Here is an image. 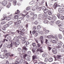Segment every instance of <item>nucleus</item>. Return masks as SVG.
Listing matches in <instances>:
<instances>
[{"label": "nucleus", "instance_id": "f257e3e1", "mask_svg": "<svg viewBox=\"0 0 64 64\" xmlns=\"http://www.w3.org/2000/svg\"><path fill=\"white\" fill-rule=\"evenodd\" d=\"M13 23V22L12 21H10L9 22H8V24H6L4 26V27L2 29L4 31L5 30V29H6V28H7V27H8L9 26V25H11V24H12Z\"/></svg>", "mask_w": 64, "mask_h": 64}, {"label": "nucleus", "instance_id": "f03ea898", "mask_svg": "<svg viewBox=\"0 0 64 64\" xmlns=\"http://www.w3.org/2000/svg\"><path fill=\"white\" fill-rule=\"evenodd\" d=\"M24 19V17H22L20 18H18L17 20V21L18 22H14V24L16 25H18V24H19L21 23V20L23 19Z\"/></svg>", "mask_w": 64, "mask_h": 64}, {"label": "nucleus", "instance_id": "7ed1b4c3", "mask_svg": "<svg viewBox=\"0 0 64 64\" xmlns=\"http://www.w3.org/2000/svg\"><path fill=\"white\" fill-rule=\"evenodd\" d=\"M2 5L3 6H5L7 5V2L6 0L2 2Z\"/></svg>", "mask_w": 64, "mask_h": 64}, {"label": "nucleus", "instance_id": "20e7f679", "mask_svg": "<svg viewBox=\"0 0 64 64\" xmlns=\"http://www.w3.org/2000/svg\"><path fill=\"white\" fill-rule=\"evenodd\" d=\"M9 34H7L4 37L5 38H6V37H7V36H8V37L7 38V39H8V40H11V36H9Z\"/></svg>", "mask_w": 64, "mask_h": 64}, {"label": "nucleus", "instance_id": "39448f33", "mask_svg": "<svg viewBox=\"0 0 64 64\" xmlns=\"http://www.w3.org/2000/svg\"><path fill=\"white\" fill-rule=\"evenodd\" d=\"M22 53H25L26 51L28 50V49L25 47H22Z\"/></svg>", "mask_w": 64, "mask_h": 64}, {"label": "nucleus", "instance_id": "423d86ee", "mask_svg": "<svg viewBox=\"0 0 64 64\" xmlns=\"http://www.w3.org/2000/svg\"><path fill=\"white\" fill-rule=\"evenodd\" d=\"M23 12H24V13H25L26 14L25 15L23 14H21V15L23 17H24L25 16H26V15H27L28 14V12H26V10H24Z\"/></svg>", "mask_w": 64, "mask_h": 64}, {"label": "nucleus", "instance_id": "0eeeda50", "mask_svg": "<svg viewBox=\"0 0 64 64\" xmlns=\"http://www.w3.org/2000/svg\"><path fill=\"white\" fill-rule=\"evenodd\" d=\"M11 47L12 49H13V46H12V43L11 44H8L7 46V48H10Z\"/></svg>", "mask_w": 64, "mask_h": 64}, {"label": "nucleus", "instance_id": "6e6552de", "mask_svg": "<svg viewBox=\"0 0 64 64\" xmlns=\"http://www.w3.org/2000/svg\"><path fill=\"white\" fill-rule=\"evenodd\" d=\"M37 7H38V6H37V5H35L32 8V10L35 11L36 9H37Z\"/></svg>", "mask_w": 64, "mask_h": 64}, {"label": "nucleus", "instance_id": "1a4fd4ad", "mask_svg": "<svg viewBox=\"0 0 64 64\" xmlns=\"http://www.w3.org/2000/svg\"><path fill=\"white\" fill-rule=\"evenodd\" d=\"M43 18V16H42V15L41 14H39L38 15V19L40 20H41V18Z\"/></svg>", "mask_w": 64, "mask_h": 64}, {"label": "nucleus", "instance_id": "9d476101", "mask_svg": "<svg viewBox=\"0 0 64 64\" xmlns=\"http://www.w3.org/2000/svg\"><path fill=\"white\" fill-rule=\"evenodd\" d=\"M42 16L43 18L44 17H48V15H47V13L43 14L42 15Z\"/></svg>", "mask_w": 64, "mask_h": 64}, {"label": "nucleus", "instance_id": "9b49d317", "mask_svg": "<svg viewBox=\"0 0 64 64\" xmlns=\"http://www.w3.org/2000/svg\"><path fill=\"white\" fill-rule=\"evenodd\" d=\"M58 36L59 39H62V38H63L62 35L61 34H58Z\"/></svg>", "mask_w": 64, "mask_h": 64}, {"label": "nucleus", "instance_id": "f8f14e48", "mask_svg": "<svg viewBox=\"0 0 64 64\" xmlns=\"http://www.w3.org/2000/svg\"><path fill=\"white\" fill-rule=\"evenodd\" d=\"M45 43H46V44H47V45H48L49 46H51V45H49L50 43L49 42V41H48V40L46 39Z\"/></svg>", "mask_w": 64, "mask_h": 64}, {"label": "nucleus", "instance_id": "ddd939ff", "mask_svg": "<svg viewBox=\"0 0 64 64\" xmlns=\"http://www.w3.org/2000/svg\"><path fill=\"white\" fill-rule=\"evenodd\" d=\"M52 51L53 52H54V54H56L57 53V50H56V49L55 48H53Z\"/></svg>", "mask_w": 64, "mask_h": 64}, {"label": "nucleus", "instance_id": "4468645a", "mask_svg": "<svg viewBox=\"0 0 64 64\" xmlns=\"http://www.w3.org/2000/svg\"><path fill=\"white\" fill-rule=\"evenodd\" d=\"M57 2H55L54 5L53 6V7L54 8V9H56V7H57Z\"/></svg>", "mask_w": 64, "mask_h": 64}, {"label": "nucleus", "instance_id": "2eb2a0df", "mask_svg": "<svg viewBox=\"0 0 64 64\" xmlns=\"http://www.w3.org/2000/svg\"><path fill=\"white\" fill-rule=\"evenodd\" d=\"M58 12L60 13H62V9L61 8H59L58 9Z\"/></svg>", "mask_w": 64, "mask_h": 64}, {"label": "nucleus", "instance_id": "dca6fc26", "mask_svg": "<svg viewBox=\"0 0 64 64\" xmlns=\"http://www.w3.org/2000/svg\"><path fill=\"white\" fill-rule=\"evenodd\" d=\"M60 23H61V21L60 20H58L56 22V23L57 25H58V24H59Z\"/></svg>", "mask_w": 64, "mask_h": 64}, {"label": "nucleus", "instance_id": "f3484780", "mask_svg": "<svg viewBox=\"0 0 64 64\" xmlns=\"http://www.w3.org/2000/svg\"><path fill=\"white\" fill-rule=\"evenodd\" d=\"M3 17H4V18L2 20H5V18H7L6 14H4L3 15Z\"/></svg>", "mask_w": 64, "mask_h": 64}, {"label": "nucleus", "instance_id": "a211bd4d", "mask_svg": "<svg viewBox=\"0 0 64 64\" xmlns=\"http://www.w3.org/2000/svg\"><path fill=\"white\" fill-rule=\"evenodd\" d=\"M19 28H18V30H20L21 29H23V26H22L19 25Z\"/></svg>", "mask_w": 64, "mask_h": 64}, {"label": "nucleus", "instance_id": "6ab92c4d", "mask_svg": "<svg viewBox=\"0 0 64 64\" xmlns=\"http://www.w3.org/2000/svg\"><path fill=\"white\" fill-rule=\"evenodd\" d=\"M37 8L36 9L38 11H40V10H41V9H42V7H41L39 8H38L37 7Z\"/></svg>", "mask_w": 64, "mask_h": 64}, {"label": "nucleus", "instance_id": "aec40b11", "mask_svg": "<svg viewBox=\"0 0 64 64\" xmlns=\"http://www.w3.org/2000/svg\"><path fill=\"white\" fill-rule=\"evenodd\" d=\"M52 18L53 20L54 21L56 20L57 19V18H56V17L55 16H53Z\"/></svg>", "mask_w": 64, "mask_h": 64}, {"label": "nucleus", "instance_id": "412c9836", "mask_svg": "<svg viewBox=\"0 0 64 64\" xmlns=\"http://www.w3.org/2000/svg\"><path fill=\"white\" fill-rule=\"evenodd\" d=\"M15 43L16 45H19V44H20V42L18 40Z\"/></svg>", "mask_w": 64, "mask_h": 64}, {"label": "nucleus", "instance_id": "4be33fe9", "mask_svg": "<svg viewBox=\"0 0 64 64\" xmlns=\"http://www.w3.org/2000/svg\"><path fill=\"white\" fill-rule=\"evenodd\" d=\"M60 31H62V32H63L64 31V29L63 28H59V29Z\"/></svg>", "mask_w": 64, "mask_h": 64}, {"label": "nucleus", "instance_id": "5701e85b", "mask_svg": "<svg viewBox=\"0 0 64 64\" xmlns=\"http://www.w3.org/2000/svg\"><path fill=\"white\" fill-rule=\"evenodd\" d=\"M52 43H54V44H56L57 43V42L55 40H53L52 41Z\"/></svg>", "mask_w": 64, "mask_h": 64}, {"label": "nucleus", "instance_id": "b1692460", "mask_svg": "<svg viewBox=\"0 0 64 64\" xmlns=\"http://www.w3.org/2000/svg\"><path fill=\"white\" fill-rule=\"evenodd\" d=\"M58 45L59 47H61L62 46V43L60 42L58 44Z\"/></svg>", "mask_w": 64, "mask_h": 64}, {"label": "nucleus", "instance_id": "393cba45", "mask_svg": "<svg viewBox=\"0 0 64 64\" xmlns=\"http://www.w3.org/2000/svg\"><path fill=\"white\" fill-rule=\"evenodd\" d=\"M43 50V49L42 48V47H41L40 48L39 52L41 53H42V52H43V50Z\"/></svg>", "mask_w": 64, "mask_h": 64}, {"label": "nucleus", "instance_id": "a878e982", "mask_svg": "<svg viewBox=\"0 0 64 64\" xmlns=\"http://www.w3.org/2000/svg\"><path fill=\"white\" fill-rule=\"evenodd\" d=\"M6 56L7 57H8V56H10V53H8L7 52L6 54Z\"/></svg>", "mask_w": 64, "mask_h": 64}, {"label": "nucleus", "instance_id": "bb28decb", "mask_svg": "<svg viewBox=\"0 0 64 64\" xmlns=\"http://www.w3.org/2000/svg\"><path fill=\"white\" fill-rule=\"evenodd\" d=\"M49 62H52L53 61V58H50L48 60Z\"/></svg>", "mask_w": 64, "mask_h": 64}, {"label": "nucleus", "instance_id": "cd10ccee", "mask_svg": "<svg viewBox=\"0 0 64 64\" xmlns=\"http://www.w3.org/2000/svg\"><path fill=\"white\" fill-rule=\"evenodd\" d=\"M13 3L14 6L16 5V3H17V2L16 1V0H14L13 1Z\"/></svg>", "mask_w": 64, "mask_h": 64}, {"label": "nucleus", "instance_id": "c85d7f7f", "mask_svg": "<svg viewBox=\"0 0 64 64\" xmlns=\"http://www.w3.org/2000/svg\"><path fill=\"white\" fill-rule=\"evenodd\" d=\"M48 11L49 10H48L47 9H46L44 10V13H47V12H48Z\"/></svg>", "mask_w": 64, "mask_h": 64}, {"label": "nucleus", "instance_id": "c756f323", "mask_svg": "<svg viewBox=\"0 0 64 64\" xmlns=\"http://www.w3.org/2000/svg\"><path fill=\"white\" fill-rule=\"evenodd\" d=\"M5 56L4 55H0V58H2V59H4L5 58Z\"/></svg>", "mask_w": 64, "mask_h": 64}, {"label": "nucleus", "instance_id": "7c9ffc66", "mask_svg": "<svg viewBox=\"0 0 64 64\" xmlns=\"http://www.w3.org/2000/svg\"><path fill=\"white\" fill-rule=\"evenodd\" d=\"M13 40H15L17 41H18V38L17 37H15L13 39Z\"/></svg>", "mask_w": 64, "mask_h": 64}, {"label": "nucleus", "instance_id": "2f4dec72", "mask_svg": "<svg viewBox=\"0 0 64 64\" xmlns=\"http://www.w3.org/2000/svg\"><path fill=\"white\" fill-rule=\"evenodd\" d=\"M47 54L46 53H44L42 54V56L43 57H46L47 56Z\"/></svg>", "mask_w": 64, "mask_h": 64}, {"label": "nucleus", "instance_id": "473e14b6", "mask_svg": "<svg viewBox=\"0 0 64 64\" xmlns=\"http://www.w3.org/2000/svg\"><path fill=\"white\" fill-rule=\"evenodd\" d=\"M27 56H28V55L27 54H24V55L23 56V58L24 59H25L26 57H27Z\"/></svg>", "mask_w": 64, "mask_h": 64}, {"label": "nucleus", "instance_id": "72a5a7b5", "mask_svg": "<svg viewBox=\"0 0 64 64\" xmlns=\"http://www.w3.org/2000/svg\"><path fill=\"white\" fill-rule=\"evenodd\" d=\"M18 51L19 52H22V50L21 49V48H18Z\"/></svg>", "mask_w": 64, "mask_h": 64}, {"label": "nucleus", "instance_id": "f704fd0d", "mask_svg": "<svg viewBox=\"0 0 64 64\" xmlns=\"http://www.w3.org/2000/svg\"><path fill=\"white\" fill-rule=\"evenodd\" d=\"M34 18L35 19H36V18H37V14H36L34 15Z\"/></svg>", "mask_w": 64, "mask_h": 64}, {"label": "nucleus", "instance_id": "c9c22d12", "mask_svg": "<svg viewBox=\"0 0 64 64\" xmlns=\"http://www.w3.org/2000/svg\"><path fill=\"white\" fill-rule=\"evenodd\" d=\"M44 22L45 24H46L48 23V21L47 20H46L44 21Z\"/></svg>", "mask_w": 64, "mask_h": 64}, {"label": "nucleus", "instance_id": "e433bc0d", "mask_svg": "<svg viewBox=\"0 0 64 64\" xmlns=\"http://www.w3.org/2000/svg\"><path fill=\"white\" fill-rule=\"evenodd\" d=\"M48 14L49 15H52V13L51 11H49L48 12Z\"/></svg>", "mask_w": 64, "mask_h": 64}, {"label": "nucleus", "instance_id": "4c0bfd02", "mask_svg": "<svg viewBox=\"0 0 64 64\" xmlns=\"http://www.w3.org/2000/svg\"><path fill=\"white\" fill-rule=\"evenodd\" d=\"M10 6H11V4H9L6 6V7L7 8H10Z\"/></svg>", "mask_w": 64, "mask_h": 64}, {"label": "nucleus", "instance_id": "58836bf2", "mask_svg": "<svg viewBox=\"0 0 64 64\" xmlns=\"http://www.w3.org/2000/svg\"><path fill=\"white\" fill-rule=\"evenodd\" d=\"M54 38L56 40L58 41V38H57V35H55L54 36Z\"/></svg>", "mask_w": 64, "mask_h": 64}, {"label": "nucleus", "instance_id": "ea45409f", "mask_svg": "<svg viewBox=\"0 0 64 64\" xmlns=\"http://www.w3.org/2000/svg\"><path fill=\"white\" fill-rule=\"evenodd\" d=\"M36 32H37V31H36L35 30H33V31L32 33V34H35V33H36Z\"/></svg>", "mask_w": 64, "mask_h": 64}, {"label": "nucleus", "instance_id": "a19ab883", "mask_svg": "<svg viewBox=\"0 0 64 64\" xmlns=\"http://www.w3.org/2000/svg\"><path fill=\"white\" fill-rule=\"evenodd\" d=\"M48 19L49 20H52V18L50 17V16H48Z\"/></svg>", "mask_w": 64, "mask_h": 64}, {"label": "nucleus", "instance_id": "79ce46f5", "mask_svg": "<svg viewBox=\"0 0 64 64\" xmlns=\"http://www.w3.org/2000/svg\"><path fill=\"white\" fill-rule=\"evenodd\" d=\"M26 9L27 11H28V10H29L30 9V7H27L26 8Z\"/></svg>", "mask_w": 64, "mask_h": 64}, {"label": "nucleus", "instance_id": "37998d69", "mask_svg": "<svg viewBox=\"0 0 64 64\" xmlns=\"http://www.w3.org/2000/svg\"><path fill=\"white\" fill-rule=\"evenodd\" d=\"M34 2L32 1L30 2V5H32V4H34Z\"/></svg>", "mask_w": 64, "mask_h": 64}, {"label": "nucleus", "instance_id": "c03bdc74", "mask_svg": "<svg viewBox=\"0 0 64 64\" xmlns=\"http://www.w3.org/2000/svg\"><path fill=\"white\" fill-rule=\"evenodd\" d=\"M30 49L32 50L33 52V53H35V50H34V49H32V48H30Z\"/></svg>", "mask_w": 64, "mask_h": 64}, {"label": "nucleus", "instance_id": "a18cd8bd", "mask_svg": "<svg viewBox=\"0 0 64 64\" xmlns=\"http://www.w3.org/2000/svg\"><path fill=\"white\" fill-rule=\"evenodd\" d=\"M17 12H15L16 14H18V13H20V11L19 10H17Z\"/></svg>", "mask_w": 64, "mask_h": 64}, {"label": "nucleus", "instance_id": "49530a36", "mask_svg": "<svg viewBox=\"0 0 64 64\" xmlns=\"http://www.w3.org/2000/svg\"><path fill=\"white\" fill-rule=\"evenodd\" d=\"M18 16H14V18L15 19H18Z\"/></svg>", "mask_w": 64, "mask_h": 64}, {"label": "nucleus", "instance_id": "de8ad7c7", "mask_svg": "<svg viewBox=\"0 0 64 64\" xmlns=\"http://www.w3.org/2000/svg\"><path fill=\"white\" fill-rule=\"evenodd\" d=\"M44 0H42V2H41L40 3V4L41 5L42 4H43L44 3Z\"/></svg>", "mask_w": 64, "mask_h": 64}, {"label": "nucleus", "instance_id": "09e8293b", "mask_svg": "<svg viewBox=\"0 0 64 64\" xmlns=\"http://www.w3.org/2000/svg\"><path fill=\"white\" fill-rule=\"evenodd\" d=\"M34 62L35 64V63H37V60H34Z\"/></svg>", "mask_w": 64, "mask_h": 64}, {"label": "nucleus", "instance_id": "8fccbe9b", "mask_svg": "<svg viewBox=\"0 0 64 64\" xmlns=\"http://www.w3.org/2000/svg\"><path fill=\"white\" fill-rule=\"evenodd\" d=\"M23 59H21L19 61L20 62H21V63H23Z\"/></svg>", "mask_w": 64, "mask_h": 64}, {"label": "nucleus", "instance_id": "3c124183", "mask_svg": "<svg viewBox=\"0 0 64 64\" xmlns=\"http://www.w3.org/2000/svg\"><path fill=\"white\" fill-rule=\"evenodd\" d=\"M46 9V8L45 6H43L42 7V10H45Z\"/></svg>", "mask_w": 64, "mask_h": 64}, {"label": "nucleus", "instance_id": "603ef678", "mask_svg": "<svg viewBox=\"0 0 64 64\" xmlns=\"http://www.w3.org/2000/svg\"><path fill=\"white\" fill-rule=\"evenodd\" d=\"M11 19V18L9 17H8L6 18V19L7 20H10Z\"/></svg>", "mask_w": 64, "mask_h": 64}, {"label": "nucleus", "instance_id": "864d4df0", "mask_svg": "<svg viewBox=\"0 0 64 64\" xmlns=\"http://www.w3.org/2000/svg\"><path fill=\"white\" fill-rule=\"evenodd\" d=\"M43 36H41L40 38V40H43Z\"/></svg>", "mask_w": 64, "mask_h": 64}, {"label": "nucleus", "instance_id": "5fc2aeb1", "mask_svg": "<svg viewBox=\"0 0 64 64\" xmlns=\"http://www.w3.org/2000/svg\"><path fill=\"white\" fill-rule=\"evenodd\" d=\"M35 56H32V59L33 60H34V59H35V60H36V58H35Z\"/></svg>", "mask_w": 64, "mask_h": 64}, {"label": "nucleus", "instance_id": "6e6d98bb", "mask_svg": "<svg viewBox=\"0 0 64 64\" xmlns=\"http://www.w3.org/2000/svg\"><path fill=\"white\" fill-rule=\"evenodd\" d=\"M26 42V41L25 40H22V43L23 44H24V43H25Z\"/></svg>", "mask_w": 64, "mask_h": 64}, {"label": "nucleus", "instance_id": "4d7b16f0", "mask_svg": "<svg viewBox=\"0 0 64 64\" xmlns=\"http://www.w3.org/2000/svg\"><path fill=\"white\" fill-rule=\"evenodd\" d=\"M32 45L34 47L36 46V44L35 43H32Z\"/></svg>", "mask_w": 64, "mask_h": 64}, {"label": "nucleus", "instance_id": "13d9d810", "mask_svg": "<svg viewBox=\"0 0 64 64\" xmlns=\"http://www.w3.org/2000/svg\"><path fill=\"white\" fill-rule=\"evenodd\" d=\"M37 46L38 47H40L41 46V44H37Z\"/></svg>", "mask_w": 64, "mask_h": 64}, {"label": "nucleus", "instance_id": "bf43d9fd", "mask_svg": "<svg viewBox=\"0 0 64 64\" xmlns=\"http://www.w3.org/2000/svg\"><path fill=\"white\" fill-rule=\"evenodd\" d=\"M24 31H25L24 29V28H23L22 29V30L20 32H20L23 33V32H24Z\"/></svg>", "mask_w": 64, "mask_h": 64}, {"label": "nucleus", "instance_id": "052dcab7", "mask_svg": "<svg viewBox=\"0 0 64 64\" xmlns=\"http://www.w3.org/2000/svg\"><path fill=\"white\" fill-rule=\"evenodd\" d=\"M37 28L38 29H40V28H41V26H40V25L38 26L37 27Z\"/></svg>", "mask_w": 64, "mask_h": 64}, {"label": "nucleus", "instance_id": "680f3d73", "mask_svg": "<svg viewBox=\"0 0 64 64\" xmlns=\"http://www.w3.org/2000/svg\"><path fill=\"white\" fill-rule=\"evenodd\" d=\"M60 18L62 20H63L64 19V16H61Z\"/></svg>", "mask_w": 64, "mask_h": 64}, {"label": "nucleus", "instance_id": "e2e57ef3", "mask_svg": "<svg viewBox=\"0 0 64 64\" xmlns=\"http://www.w3.org/2000/svg\"><path fill=\"white\" fill-rule=\"evenodd\" d=\"M32 29L33 30H36V26L32 28Z\"/></svg>", "mask_w": 64, "mask_h": 64}, {"label": "nucleus", "instance_id": "0e129e2a", "mask_svg": "<svg viewBox=\"0 0 64 64\" xmlns=\"http://www.w3.org/2000/svg\"><path fill=\"white\" fill-rule=\"evenodd\" d=\"M38 33L36 32V33H35V34H34V36L36 37H37V36H38Z\"/></svg>", "mask_w": 64, "mask_h": 64}, {"label": "nucleus", "instance_id": "69168bd1", "mask_svg": "<svg viewBox=\"0 0 64 64\" xmlns=\"http://www.w3.org/2000/svg\"><path fill=\"white\" fill-rule=\"evenodd\" d=\"M15 63H14V64H19V62L17 61H16L15 62Z\"/></svg>", "mask_w": 64, "mask_h": 64}, {"label": "nucleus", "instance_id": "338daca9", "mask_svg": "<svg viewBox=\"0 0 64 64\" xmlns=\"http://www.w3.org/2000/svg\"><path fill=\"white\" fill-rule=\"evenodd\" d=\"M47 61H48V58H46L45 59V60H44V62H47Z\"/></svg>", "mask_w": 64, "mask_h": 64}, {"label": "nucleus", "instance_id": "774afa93", "mask_svg": "<svg viewBox=\"0 0 64 64\" xmlns=\"http://www.w3.org/2000/svg\"><path fill=\"white\" fill-rule=\"evenodd\" d=\"M34 50H36V49L37 48V46H34Z\"/></svg>", "mask_w": 64, "mask_h": 64}]
</instances>
